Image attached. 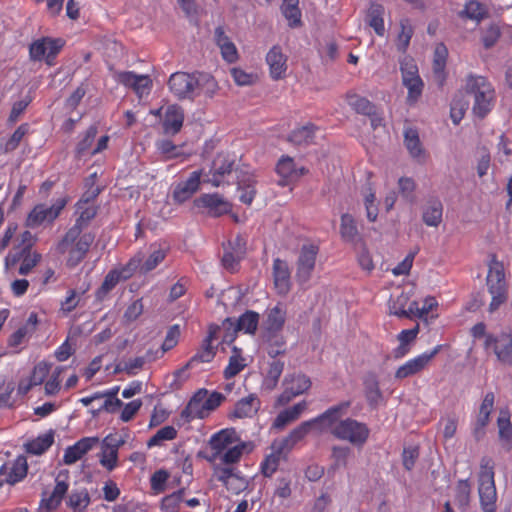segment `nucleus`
I'll list each match as a JSON object with an SVG mask.
<instances>
[{"instance_id":"f257e3e1","label":"nucleus","mask_w":512,"mask_h":512,"mask_svg":"<svg viewBox=\"0 0 512 512\" xmlns=\"http://www.w3.org/2000/svg\"><path fill=\"white\" fill-rule=\"evenodd\" d=\"M324 419L325 418H312L309 421L303 422L288 436L274 440L271 444V453L267 455L261 463L262 474L265 477H271L276 472L280 460H287L288 454L294 445L300 441L312 427L317 426L318 423Z\"/></svg>"},{"instance_id":"f03ea898","label":"nucleus","mask_w":512,"mask_h":512,"mask_svg":"<svg viewBox=\"0 0 512 512\" xmlns=\"http://www.w3.org/2000/svg\"><path fill=\"white\" fill-rule=\"evenodd\" d=\"M94 241V233L79 232L69 228L57 242L56 251L61 255H66V267L74 269L85 260Z\"/></svg>"},{"instance_id":"7ed1b4c3","label":"nucleus","mask_w":512,"mask_h":512,"mask_svg":"<svg viewBox=\"0 0 512 512\" xmlns=\"http://www.w3.org/2000/svg\"><path fill=\"white\" fill-rule=\"evenodd\" d=\"M465 90L473 95V113L484 118L493 109L496 101V93L492 84L483 76L469 75L466 79Z\"/></svg>"},{"instance_id":"20e7f679","label":"nucleus","mask_w":512,"mask_h":512,"mask_svg":"<svg viewBox=\"0 0 512 512\" xmlns=\"http://www.w3.org/2000/svg\"><path fill=\"white\" fill-rule=\"evenodd\" d=\"M494 467L490 458L481 460L478 479V493L483 512H496L497 492L494 480Z\"/></svg>"},{"instance_id":"39448f33","label":"nucleus","mask_w":512,"mask_h":512,"mask_svg":"<svg viewBox=\"0 0 512 512\" xmlns=\"http://www.w3.org/2000/svg\"><path fill=\"white\" fill-rule=\"evenodd\" d=\"M200 77L205 79L207 84H211L213 87L216 85L214 79L210 76L175 72L168 80L169 90L179 100L194 99L198 95Z\"/></svg>"},{"instance_id":"423d86ee","label":"nucleus","mask_w":512,"mask_h":512,"mask_svg":"<svg viewBox=\"0 0 512 512\" xmlns=\"http://www.w3.org/2000/svg\"><path fill=\"white\" fill-rule=\"evenodd\" d=\"M225 400V396L217 391L199 389L189 400L180 416H203L204 413L215 411Z\"/></svg>"},{"instance_id":"0eeeda50","label":"nucleus","mask_w":512,"mask_h":512,"mask_svg":"<svg viewBox=\"0 0 512 512\" xmlns=\"http://www.w3.org/2000/svg\"><path fill=\"white\" fill-rule=\"evenodd\" d=\"M487 354H493L504 366H512V333L502 331L499 334L489 333L483 343Z\"/></svg>"},{"instance_id":"6e6552de","label":"nucleus","mask_w":512,"mask_h":512,"mask_svg":"<svg viewBox=\"0 0 512 512\" xmlns=\"http://www.w3.org/2000/svg\"><path fill=\"white\" fill-rule=\"evenodd\" d=\"M331 424V432L336 438L349 441L355 446H363L368 439L369 429L367 426L352 418H346L338 423Z\"/></svg>"},{"instance_id":"1a4fd4ad","label":"nucleus","mask_w":512,"mask_h":512,"mask_svg":"<svg viewBox=\"0 0 512 512\" xmlns=\"http://www.w3.org/2000/svg\"><path fill=\"white\" fill-rule=\"evenodd\" d=\"M63 46L64 41L60 38L42 37L30 44V59L33 61L45 60L47 65L52 66Z\"/></svg>"},{"instance_id":"9d476101","label":"nucleus","mask_w":512,"mask_h":512,"mask_svg":"<svg viewBox=\"0 0 512 512\" xmlns=\"http://www.w3.org/2000/svg\"><path fill=\"white\" fill-rule=\"evenodd\" d=\"M319 253V246L313 243L301 246L296 262L295 278L299 285L307 283L315 269L316 259Z\"/></svg>"},{"instance_id":"9b49d317","label":"nucleus","mask_w":512,"mask_h":512,"mask_svg":"<svg viewBox=\"0 0 512 512\" xmlns=\"http://www.w3.org/2000/svg\"><path fill=\"white\" fill-rule=\"evenodd\" d=\"M113 78L118 84L132 89L139 98L149 95L153 86L149 75H138L133 71H115Z\"/></svg>"},{"instance_id":"f8f14e48","label":"nucleus","mask_w":512,"mask_h":512,"mask_svg":"<svg viewBox=\"0 0 512 512\" xmlns=\"http://www.w3.org/2000/svg\"><path fill=\"white\" fill-rule=\"evenodd\" d=\"M246 245V239L240 234L228 241L227 246L224 247L222 257V265L226 270L231 273L238 270L240 262L246 255Z\"/></svg>"},{"instance_id":"ddd939ff","label":"nucleus","mask_w":512,"mask_h":512,"mask_svg":"<svg viewBox=\"0 0 512 512\" xmlns=\"http://www.w3.org/2000/svg\"><path fill=\"white\" fill-rule=\"evenodd\" d=\"M442 345H436L431 351H426L416 357L409 359L395 372L396 379H405L416 375L424 370L431 360L442 350Z\"/></svg>"},{"instance_id":"4468645a","label":"nucleus","mask_w":512,"mask_h":512,"mask_svg":"<svg viewBox=\"0 0 512 512\" xmlns=\"http://www.w3.org/2000/svg\"><path fill=\"white\" fill-rule=\"evenodd\" d=\"M69 471L61 470L55 478V486L52 493L47 496L46 493H43V497L40 503V509H45L46 512H50L56 510L65 495L68 493L69 489Z\"/></svg>"},{"instance_id":"2eb2a0df","label":"nucleus","mask_w":512,"mask_h":512,"mask_svg":"<svg viewBox=\"0 0 512 512\" xmlns=\"http://www.w3.org/2000/svg\"><path fill=\"white\" fill-rule=\"evenodd\" d=\"M276 173L280 177L278 184L282 187L296 183L302 176L309 173L304 166H297L290 156H282L276 164Z\"/></svg>"},{"instance_id":"dca6fc26","label":"nucleus","mask_w":512,"mask_h":512,"mask_svg":"<svg viewBox=\"0 0 512 512\" xmlns=\"http://www.w3.org/2000/svg\"><path fill=\"white\" fill-rule=\"evenodd\" d=\"M198 208H205L211 217H220L231 212L232 204L218 193H206L195 199Z\"/></svg>"},{"instance_id":"f3484780","label":"nucleus","mask_w":512,"mask_h":512,"mask_svg":"<svg viewBox=\"0 0 512 512\" xmlns=\"http://www.w3.org/2000/svg\"><path fill=\"white\" fill-rule=\"evenodd\" d=\"M201 176L202 170H196L185 181L177 183L172 191L173 202L182 204L189 200L199 190Z\"/></svg>"},{"instance_id":"a211bd4d","label":"nucleus","mask_w":512,"mask_h":512,"mask_svg":"<svg viewBox=\"0 0 512 512\" xmlns=\"http://www.w3.org/2000/svg\"><path fill=\"white\" fill-rule=\"evenodd\" d=\"M272 275L276 293L280 296L287 295L291 290V272L288 263L280 258L274 259Z\"/></svg>"},{"instance_id":"6ab92c4d","label":"nucleus","mask_w":512,"mask_h":512,"mask_svg":"<svg viewBox=\"0 0 512 512\" xmlns=\"http://www.w3.org/2000/svg\"><path fill=\"white\" fill-rule=\"evenodd\" d=\"M118 392L119 386H115L103 393H96L93 396L84 397L81 399V402L84 405H88L92 402H100L98 407H105L106 413L114 414L123 406V402L117 398Z\"/></svg>"},{"instance_id":"aec40b11","label":"nucleus","mask_w":512,"mask_h":512,"mask_svg":"<svg viewBox=\"0 0 512 512\" xmlns=\"http://www.w3.org/2000/svg\"><path fill=\"white\" fill-rule=\"evenodd\" d=\"M233 166L234 160L230 159L228 155L217 154L210 169L209 182L215 187L225 183L226 177L233 171Z\"/></svg>"},{"instance_id":"412c9836","label":"nucleus","mask_w":512,"mask_h":512,"mask_svg":"<svg viewBox=\"0 0 512 512\" xmlns=\"http://www.w3.org/2000/svg\"><path fill=\"white\" fill-rule=\"evenodd\" d=\"M266 63L269 66V73L273 80H280L286 76L287 56L282 52L279 45L273 46L268 51Z\"/></svg>"},{"instance_id":"4be33fe9","label":"nucleus","mask_w":512,"mask_h":512,"mask_svg":"<svg viewBox=\"0 0 512 512\" xmlns=\"http://www.w3.org/2000/svg\"><path fill=\"white\" fill-rule=\"evenodd\" d=\"M52 364L46 361L38 362L28 378L21 379L18 384V392L20 394L28 393L32 387L38 386L44 383L48 377Z\"/></svg>"},{"instance_id":"5701e85b","label":"nucleus","mask_w":512,"mask_h":512,"mask_svg":"<svg viewBox=\"0 0 512 512\" xmlns=\"http://www.w3.org/2000/svg\"><path fill=\"white\" fill-rule=\"evenodd\" d=\"M99 443L98 437H84L77 441L74 445L65 449L63 462L66 465H71L82 458L84 454L90 451L93 446Z\"/></svg>"},{"instance_id":"b1692460","label":"nucleus","mask_w":512,"mask_h":512,"mask_svg":"<svg viewBox=\"0 0 512 512\" xmlns=\"http://www.w3.org/2000/svg\"><path fill=\"white\" fill-rule=\"evenodd\" d=\"M404 145L409 155L418 163H424L426 160V151L421 143L417 129L407 127L404 130Z\"/></svg>"},{"instance_id":"393cba45","label":"nucleus","mask_w":512,"mask_h":512,"mask_svg":"<svg viewBox=\"0 0 512 512\" xmlns=\"http://www.w3.org/2000/svg\"><path fill=\"white\" fill-rule=\"evenodd\" d=\"M487 287L508 286L506 281L505 267L502 261L498 260L496 254L490 256L488 273L486 276Z\"/></svg>"},{"instance_id":"a878e982","label":"nucleus","mask_w":512,"mask_h":512,"mask_svg":"<svg viewBox=\"0 0 512 512\" xmlns=\"http://www.w3.org/2000/svg\"><path fill=\"white\" fill-rule=\"evenodd\" d=\"M286 320V311L278 304L269 309L263 322V335L280 333Z\"/></svg>"},{"instance_id":"bb28decb","label":"nucleus","mask_w":512,"mask_h":512,"mask_svg":"<svg viewBox=\"0 0 512 512\" xmlns=\"http://www.w3.org/2000/svg\"><path fill=\"white\" fill-rule=\"evenodd\" d=\"M256 179L251 173H243L238 176L239 200L246 205H251L256 194Z\"/></svg>"},{"instance_id":"cd10ccee","label":"nucleus","mask_w":512,"mask_h":512,"mask_svg":"<svg viewBox=\"0 0 512 512\" xmlns=\"http://www.w3.org/2000/svg\"><path fill=\"white\" fill-rule=\"evenodd\" d=\"M184 122L183 110L176 105L168 106L163 120V128L166 133L177 134Z\"/></svg>"},{"instance_id":"c85d7f7f","label":"nucleus","mask_w":512,"mask_h":512,"mask_svg":"<svg viewBox=\"0 0 512 512\" xmlns=\"http://www.w3.org/2000/svg\"><path fill=\"white\" fill-rule=\"evenodd\" d=\"M448 49L443 43L436 45L433 57V74L439 85L442 86L446 80V62Z\"/></svg>"},{"instance_id":"c756f323","label":"nucleus","mask_w":512,"mask_h":512,"mask_svg":"<svg viewBox=\"0 0 512 512\" xmlns=\"http://www.w3.org/2000/svg\"><path fill=\"white\" fill-rule=\"evenodd\" d=\"M317 127L312 123L296 127L288 136V141L297 146H307L313 143Z\"/></svg>"},{"instance_id":"7c9ffc66","label":"nucleus","mask_w":512,"mask_h":512,"mask_svg":"<svg viewBox=\"0 0 512 512\" xmlns=\"http://www.w3.org/2000/svg\"><path fill=\"white\" fill-rule=\"evenodd\" d=\"M340 235L343 241L356 244L362 241L354 217L348 213L341 216Z\"/></svg>"},{"instance_id":"2f4dec72","label":"nucleus","mask_w":512,"mask_h":512,"mask_svg":"<svg viewBox=\"0 0 512 512\" xmlns=\"http://www.w3.org/2000/svg\"><path fill=\"white\" fill-rule=\"evenodd\" d=\"M407 303L408 296L401 293L398 297L391 300L389 304L390 314L400 318H411V313L417 311V301L410 302L406 308Z\"/></svg>"},{"instance_id":"473e14b6","label":"nucleus","mask_w":512,"mask_h":512,"mask_svg":"<svg viewBox=\"0 0 512 512\" xmlns=\"http://www.w3.org/2000/svg\"><path fill=\"white\" fill-rule=\"evenodd\" d=\"M90 502V494L86 488L73 489L68 494L66 505L73 512H85Z\"/></svg>"},{"instance_id":"72a5a7b5","label":"nucleus","mask_w":512,"mask_h":512,"mask_svg":"<svg viewBox=\"0 0 512 512\" xmlns=\"http://www.w3.org/2000/svg\"><path fill=\"white\" fill-rule=\"evenodd\" d=\"M348 105L358 114L365 116H374L376 114V106L367 98L349 92L346 95Z\"/></svg>"},{"instance_id":"f704fd0d","label":"nucleus","mask_w":512,"mask_h":512,"mask_svg":"<svg viewBox=\"0 0 512 512\" xmlns=\"http://www.w3.org/2000/svg\"><path fill=\"white\" fill-rule=\"evenodd\" d=\"M54 430L50 429L44 434L25 444L26 451L33 455H41L47 451L54 443Z\"/></svg>"},{"instance_id":"c9c22d12","label":"nucleus","mask_w":512,"mask_h":512,"mask_svg":"<svg viewBox=\"0 0 512 512\" xmlns=\"http://www.w3.org/2000/svg\"><path fill=\"white\" fill-rule=\"evenodd\" d=\"M247 366L246 359L242 356V350L237 346L232 347V354L229 357L228 365L223 371L225 379H231L238 375Z\"/></svg>"},{"instance_id":"e433bc0d","label":"nucleus","mask_w":512,"mask_h":512,"mask_svg":"<svg viewBox=\"0 0 512 512\" xmlns=\"http://www.w3.org/2000/svg\"><path fill=\"white\" fill-rule=\"evenodd\" d=\"M442 215L443 205L440 200L434 199L425 206L422 219L427 226L437 227L442 221Z\"/></svg>"},{"instance_id":"4c0bfd02","label":"nucleus","mask_w":512,"mask_h":512,"mask_svg":"<svg viewBox=\"0 0 512 512\" xmlns=\"http://www.w3.org/2000/svg\"><path fill=\"white\" fill-rule=\"evenodd\" d=\"M384 12V7L377 3L371 4L368 9L367 23L378 36H384L385 34Z\"/></svg>"},{"instance_id":"58836bf2","label":"nucleus","mask_w":512,"mask_h":512,"mask_svg":"<svg viewBox=\"0 0 512 512\" xmlns=\"http://www.w3.org/2000/svg\"><path fill=\"white\" fill-rule=\"evenodd\" d=\"M364 393L371 406H377L382 401V392L375 374L367 375L363 380Z\"/></svg>"},{"instance_id":"ea45409f","label":"nucleus","mask_w":512,"mask_h":512,"mask_svg":"<svg viewBox=\"0 0 512 512\" xmlns=\"http://www.w3.org/2000/svg\"><path fill=\"white\" fill-rule=\"evenodd\" d=\"M151 252L147 259L140 264V272L148 273L154 270L159 264H161L168 254V248L166 247H156L155 245H151Z\"/></svg>"},{"instance_id":"a19ab883","label":"nucleus","mask_w":512,"mask_h":512,"mask_svg":"<svg viewBox=\"0 0 512 512\" xmlns=\"http://www.w3.org/2000/svg\"><path fill=\"white\" fill-rule=\"evenodd\" d=\"M259 408L260 400L256 395L250 394L236 403L232 416H253Z\"/></svg>"},{"instance_id":"79ce46f5","label":"nucleus","mask_w":512,"mask_h":512,"mask_svg":"<svg viewBox=\"0 0 512 512\" xmlns=\"http://www.w3.org/2000/svg\"><path fill=\"white\" fill-rule=\"evenodd\" d=\"M399 26L400 31L396 38V47L399 52L405 53L414 34V28L408 18L400 19Z\"/></svg>"},{"instance_id":"37998d69","label":"nucleus","mask_w":512,"mask_h":512,"mask_svg":"<svg viewBox=\"0 0 512 512\" xmlns=\"http://www.w3.org/2000/svg\"><path fill=\"white\" fill-rule=\"evenodd\" d=\"M459 17L474 20L479 23L487 17V10L479 1L469 0L465 3L464 9L459 12Z\"/></svg>"},{"instance_id":"c03bdc74","label":"nucleus","mask_w":512,"mask_h":512,"mask_svg":"<svg viewBox=\"0 0 512 512\" xmlns=\"http://www.w3.org/2000/svg\"><path fill=\"white\" fill-rule=\"evenodd\" d=\"M259 324V313L253 310L245 311L236 322V331H243L247 334H255Z\"/></svg>"},{"instance_id":"a18cd8bd","label":"nucleus","mask_w":512,"mask_h":512,"mask_svg":"<svg viewBox=\"0 0 512 512\" xmlns=\"http://www.w3.org/2000/svg\"><path fill=\"white\" fill-rule=\"evenodd\" d=\"M298 0H283L281 11L288 20L290 27H298L301 24V11L298 8Z\"/></svg>"},{"instance_id":"49530a36","label":"nucleus","mask_w":512,"mask_h":512,"mask_svg":"<svg viewBox=\"0 0 512 512\" xmlns=\"http://www.w3.org/2000/svg\"><path fill=\"white\" fill-rule=\"evenodd\" d=\"M487 291L491 296L488 311L493 313L505 304L509 297V286L487 287Z\"/></svg>"},{"instance_id":"de8ad7c7","label":"nucleus","mask_w":512,"mask_h":512,"mask_svg":"<svg viewBox=\"0 0 512 512\" xmlns=\"http://www.w3.org/2000/svg\"><path fill=\"white\" fill-rule=\"evenodd\" d=\"M284 385L290 388L295 396H298L311 387V381L304 374H295L285 378Z\"/></svg>"},{"instance_id":"09e8293b","label":"nucleus","mask_w":512,"mask_h":512,"mask_svg":"<svg viewBox=\"0 0 512 512\" xmlns=\"http://www.w3.org/2000/svg\"><path fill=\"white\" fill-rule=\"evenodd\" d=\"M499 440L503 449L512 450V423L510 418H497Z\"/></svg>"},{"instance_id":"8fccbe9b","label":"nucleus","mask_w":512,"mask_h":512,"mask_svg":"<svg viewBox=\"0 0 512 512\" xmlns=\"http://www.w3.org/2000/svg\"><path fill=\"white\" fill-rule=\"evenodd\" d=\"M246 447L245 443H241L235 445L231 448H228L225 452L217 451L213 454L210 460H215L219 458L224 464H234L237 463L241 456L243 455V451Z\"/></svg>"},{"instance_id":"3c124183","label":"nucleus","mask_w":512,"mask_h":512,"mask_svg":"<svg viewBox=\"0 0 512 512\" xmlns=\"http://www.w3.org/2000/svg\"><path fill=\"white\" fill-rule=\"evenodd\" d=\"M263 339L268 344L267 353L275 358L285 352V339L280 333L264 334Z\"/></svg>"},{"instance_id":"603ef678","label":"nucleus","mask_w":512,"mask_h":512,"mask_svg":"<svg viewBox=\"0 0 512 512\" xmlns=\"http://www.w3.org/2000/svg\"><path fill=\"white\" fill-rule=\"evenodd\" d=\"M27 471L28 464L26 458L24 456H19L15 460L5 481L9 484H15L26 477Z\"/></svg>"},{"instance_id":"864d4df0","label":"nucleus","mask_w":512,"mask_h":512,"mask_svg":"<svg viewBox=\"0 0 512 512\" xmlns=\"http://www.w3.org/2000/svg\"><path fill=\"white\" fill-rule=\"evenodd\" d=\"M403 85L407 88L408 94L406 97V102L408 105H414L418 102L419 98L422 95L424 83L419 78L407 79L405 82H402Z\"/></svg>"},{"instance_id":"5fc2aeb1","label":"nucleus","mask_w":512,"mask_h":512,"mask_svg":"<svg viewBox=\"0 0 512 512\" xmlns=\"http://www.w3.org/2000/svg\"><path fill=\"white\" fill-rule=\"evenodd\" d=\"M31 244L24 245L22 247H15L10 251L4 259V269L7 273L14 274L13 269L15 266L22 261L26 253L29 252Z\"/></svg>"},{"instance_id":"6e6d98bb","label":"nucleus","mask_w":512,"mask_h":512,"mask_svg":"<svg viewBox=\"0 0 512 512\" xmlns=\"http://www.w3.org/2000/svg\"><path fill=\"white\" fill-rule=\"evenodd\" d=\"M216 355V347L213 344L203 340L201 348L198 352L189 360L187 366H193L197 363H209Z\"/></svg>"},{"instance_id":"4d7b16f0","label":"nucleus","mask_w":512,"mask_h":512,"mask_svg":"<svg viewBox=\"0 0 512 512\" xmlns=\"http://www.w3.org/2000/svg\"><path fill=\"white\" fill-rule=\"evenodd\" d=\"M235 432L233 430L224 429L214 434L210 439V446L212 449L222 451L227 448L229 444L233 442Z\"/></svg>"},{"instance_id":"13d9d810","label":"nucleus","mask_w":512,"mask_h":512,"mask_svg":"<svg viewBox=\"0 0 512 512\" xmlns=\"http://www.w3.org/2000/svg\"><path fill=\"white\" fill-rule=\"evenodd\" d=\"M185 488H181L167 496L161 501V509L163 512H178L180 503L183 501Z\"/></svg>"},{"instance_id":"bf43d9fd","label":"nucleus","mask_w":512,"mask_h":512,"mask_svg":"<svg viewBox=\"0 0 512 512\" xmlns=\"http://www.w3.org/2000/svg\"><path fill=\"white\" fill-rule=\"evenodd\" d=\"M96 214L97 207L95 206H89L82 209L79 216L76 218L75 223L70 227V229L84 232V230L89 226L91 220L95 218Z\"/></svg>"},{"instance_id":"052dcab7","label":"nucleus","mask_w":512,"mask_h":512,"mask_svg":"<svg viewBox=\"0 0 512 512\" xmlns=\"http://www.w3.org/2000/svg\"><path fill=\"white\" fill-rule=\"evenodd\" d=\"M29 132V124L23 123L17 127V129L13 132L11 137L6 141L4 148L1 149V152L8 153L14 151L22 141L25 135Z\"/></svg>"},{"instance_id":"680f3d73","label":"nucleus","mask_w":512,"mask_h":512,"mask_svg":"<svg viewBox=\"0 0 512 512\" xmlns=\"http://www.w3.org/2000/svg\"><path fill=\"white\" fill-rule=\"evenodd\" d=\"M97 132V127L94 125L86 130L84 137L79 141L76 147L75 153L77 158H82L91 149Z\"/></svg>"},{"instance_id":"e2e57ef3","label":"nucleus","mask_w":512,"mask_h":512,"mask_svg":"<svg viewBox=\"0 0 512 512\" xmlns=\"http://www.w3.org/2000/svg\"><path fill=\"white\" fill-rule=\"evenodd\" d=\"M41 254L36 251H31V247L29 248V252L25 254L23 257L21 264L18 268V273L20 275H28L34 267L38 265L41 261Z\"/></svg>"},{"instance_id":"0e129e2a","label":"nucleus","mask_w":512,"mask_h":512,"mask_svg":"<svg viewBox=\"0 0 512 512\" xmlns=\"http://www.w3.org/2000/svg\"><path fill=\"white\" fill-rule=\"evenodd\" d=\"M65 370L63 366H57L45 382L44 389L46 395H56L61 389V374Z\"/></svg>"},{"instance_id":"69168bd1","label":"nucleus","mask_w":512,"mask_h":512,"mask_svg":"<svg viewBox=\"0 0 512 512\" xmlns=\"http://www.w3.org/2000/svg\"><path fill=\"white\" fill-rule=\"evenodd\" d=\"M156 147L166 160L175 159L183 155L181 147L175 145L171 140H161L157 142Z\"/></svg>"},{"instance_id":"338daca9","label":"nucleus","mask_w":512,"mask_h":512,"mask_svg":"<svg viewBox=\"0 0 512 512\" xmlns=\"http://www.w3.org/2000/svg\"><path fill=\"white\" fill-rule=\"evenodd\" d=\"M471 494V485L469 480H459L456 485L455 500L457 504L465 508L469 505Z\"/></svg>"},{"instance_id":"774afa93","label":"nucleus","mask_w":512,"mask_h":512,"mask_svg":"<svg viewBox=\"0 0 512 512\" xmlns=\"http://www.w3.org/2000/svg\"><path fill=\"white\" fill-rule=\"evenodd\" d=\"M400 71L402 75V82H405L407 79L419 78L418 67L413 58L409 56H405L400 61Z\"/></svg>"}]
</instances>
